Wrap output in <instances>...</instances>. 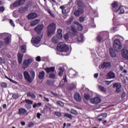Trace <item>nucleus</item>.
<instances>
[{
    "label": "nucleus",
    "instance_id": "56",
    "mask_svg": "<svg viewBox=\"0 0 128 128\" xmlns=\"http://www.w3.org/2000/svg\"><path fill=\"white\" fill-rule=\"evenodd\" d=\"M32 78H33V80L34 78V76H36V73L32 71Z\"/></svg>",
    "mask_w": 128,
    "mask_h": 128
},
{
    "label": "nucleus",
    "instance_id": "29",
    "mask_svg": "<svg viewBox=\"0 0 128 128\" xmlns=\"http://www.w3.org/2000/svg\"><path fill=\"white\" fill-rule=\"evenodd\" d=\"M44 70H42L41 72H40L38 76V78H40V80H42V78H44Z\"/></svg>",
    "mask_w": 128,
    "mask_h": 128
},
{
    "label": "nucleus",
    "instance_id": "58",
    "mask_svg": "<svg viewBox=\"0 0 128 128\" xmlns=\"http://www.w3.org/2000/svg\"><path fill=\"white\" fill-rule=\"evenodd\" d=\"M34 122H30V123L28 124V128H30L31 126H34Z\"/></svg>",
    "mask_w": 128,
    "mask_h": 128
},
{
    "label": "nucleus",
    "instance_id": "24",
    "mask_svg": "<svg viewBox=\"0 0 128 128\" xmlns=\"http://www.w3.org/2000/svg\"><path fill=\"white\" fill-rule=\"evenodd\" d=\"M40 22V20L38 19H36L34 20H32L30 22L31 26H36V24H38V22Z\"/></svg>",
    "mask_w": 128,
    "mask_h": 128
},
{
    "label": "nucleus",
    "instance_id": "3",
    "mask_svg": "<svg viewBox=\"0 0 128 128\" xmlns=\"http://www.w3.org/2000/svg\"><path fill=\"white\" fill-rule=\"evenodd\" d=\"M57 50L66 52L68 50V46L64 42H60L57 45Z\"/></svg>",
    "mask_w": 128,
    "mask_h": 128
},
{
    "label": "nucleus",
    "instance_id": "55",
    "mask_svg": "<svg viewBox=\"0 0 128 128\" xmlns=\"http://www.w3.org/2000/svg\"><path fill=\"white\" fill-rule=\"evenodd\" d=\"M43 98H44V102H50V99H48V98L46 97H43Z\"/></svg>",
    "mask_w": 128,
    "mask_h": 128
},
{
    "label": "nucleus",
    "instance_id": "12",
    "mask_svg": "<svg viewBox=\"0 0 128 128\" xmlns=\"http://www.w3.org/2000/svg\"><path fill=\"white\" fill-rule=\"evenodd\" d=\"M44 24H38L37 26H36L34 28V30L36 32L38 36H40V34L42 32V30H44Z\"/></svg>",
    "mask_w": 128,
    "mask_h": 128
},
{
    "label": "nucleus",
    "instance_id": "6",
    "mask_svg": "<svg viewBox=\"0 0 128 128\" xmlns=\"http://www.w3.org/2000/svg\"><path fill=\"white\" fill-rule=\"evenodd\" d=\"M42 38V34H41L40 36H37L33 37L31 40L32 44L36 46V44H40V38Z\"/></svg>",
    "mask_w": 128,
    "mask_h": 128
},
{
    "label": "nucleus",
    "instance_id": "44",
    "mask_svg": "<svg viewBox=\"0 0 128 128\" xmlns=\"http://www.w3.org/2000/svg\"><path fill=\"white\" fill-rule=\"evenodd\" d=\"M47 12H48V14H50V16H52V18H54V14L52 12V10H48Z\"/></svg>",
    "mask_w": 128,
    "mask_h": 128
},
{
    "label": "nucleus",
    "instance_id": "41",
    "mask_svg": "<svg viewBox=\"0 0 128 128\" xmlns=\"http://www.w3.org/2000/svg\"><path fill=\"white\" fill-rule=\"evenodd\" d=\"M70 114H78V112H76V110H74V109H72L70 110Z\"/></svg>",
    "mask_w": 128,
    "mask_h": 128
},
{
    "label": "nucleus",
    "instance_id": "13",
    "mask_svg": "<svg viewBox=\"0 0 128 128\" xmlns=\"http://www.w3.org/2000/svg\"><path fill=\"white\" fill-rule=\"evenodd\" d=\"M90 102L94 104H100L101 102L100 98L98 96H96L94 98H92L90 100Z\"/></svg>",
    "mask_w": 128,
    "mask_h": 128
},
{
    "label": "nucleus",
    "instance_id": "22",
    "mask_svg": "<svg viewBox=\"0 0 128 128\" xmlns=\"http://www.w3.org/2000/svg\"><path fill=\"white\" fill-rule=\"evenodd\" d=\"M62 29H58L57 30V34L56 36H58L59 38H62Z\"/></svg>",
    "mask_w": 128,
    "mask_h": 128
},
{
    "label": "nucleus",
    "instance_id": "52",
    "mask_svg": "<svg viewBox=\"0 0 128 128\" xmlns=\"http://www.w3.org/2000/svg\"><path fill=\"white\" fill-rule=\"evenodd\" d=\"M54 114H56V116H62V114H60V112H56Z\"/></svg>",
    "mask_w": 128,
    "mask_h": 128
},
{
    "label": "nucleus",
    "instance_id": "35",
    "mask_svg": "<svg viewBox=\"0 0 128 128\" xmlns=\"http://www.w3.org/2000/svg\"><path fill=\"white\" fill-rule=\"evenodd\" d=\"M77 4L78 6V8H84V4H82V2L80 0L78 1Z\"/></svg>",
    "mask_w": 128,
    "mask_h": 128
},
{
    "label": "nucleus",
    "instance_id": "4",
    "mask_svg": "<svg viewBox=\"0 0 128 128\" xmlns=\"http://www.w3.org/2000/svg\"><path fill=\"white\" fill-rule=\"evenodd\" d=\"M122 48V42L118 39H116L114 40V44L113 46V50L116 52H120V50Z\"/></svg>",
    "mask_w": 128,
    "mask_h": 128
},
{
    "label": "nucleus",
    "instance_id": "11",
    "mask_svg": "<svg viewBox=\"0 0 128 128\" xmlns=\"http://www.w3.org/2000/svg\"><path fill=\"white\" fill-rule=\"evenodd\" d=\"M108 34V32H104L103 33L99 34L96 37V42H104V37H102V36L104 34Z\"/></svg>",
    "mask_w": 128,
    "mask_h": 128
},
{
    "label": "nucleus",
    "instance_id": "64",
    "mask_svg": "<svg viewBox=\"0 0 128 128\" xmlns=\"http://www.w3.org/2000/svg\"><path fill=\"white\" fill-rule=\"evenodd\" d=\"M98 76V74L96 73L94 74V78H97Z\"/></svg>",
    "mask_w": 128,
    "mask_h": 128
},
{
    "label": "nucleus",
    "instance_id": "19",
    "mask_svg": "<svg viewBox=\"0 0 128 128\" xmlns=\"http://www.w3.org/2000/svg\"><path fill=\"white\" fill-rule=\"evenodd\" d=\"M74 28L76 30H82V26L78 22H75V25Z\"/></svg>",
    "mask_w": 128,
    "mask_h": 128
},
{
    "label": "nucleus",
    "instance_id": "5",
    "mask_svg": "<svg viewBox=\"0 0 128 128\" xmlns=\"http://www.w3.org/2000/svg\"><path fill=\"white\" fill-rule=\"evenodd\" d=\"M56 26L54 23L50 24L47 27V34L48 36H50L51 34H52L56 32Z\"/></svg>",
    "mask_w": 128,
    "mask_h": 128
},
{
    "label": "nucleus",
    "instance_id": "15",
    "mask_svg": "<svg viewBox=\"0 0 128 128\" xmlns=\"http://www.w3.org/2000/svg\"><path fill=\"white\" fill-rule=\"evenodd\" d=\"M84 8H78V10H76L74 14L76 16H80V14H84Z\"/></svg>",
    "mask_w": 128,
    "mask_h": 128
},
{
    "label": "nucleus",
    "instance_id": "46",
    "mask_svg": "<svg viewBox=\"0 0 128 128\" xmlns=\"http://www.w3.org/2000/svg\"><path fill=\"white\" fill-rule=\"evenodd\" d=\"M72 18H70V19L66 22L67 24H70L72 22Z\"/></svg>",
    "mask_w": 128,
    "mask_h": 128
},
{
    "label": "nucleus",
    "instance_id": "25",
    "mask_svg": "<svg viewBox=\"0 0 128 128\" xmlns=\"http://www.w3.org/2000/svg\"><path fill=\"white\" fill-rule=\"evenodd\" d=\"M10 36H12V35L8 33H2L0 34L1 38H10Z\"/></svg>",
    "mask_w": 128,
    "mask_h": 128
},
{
    "label": "nucleus",
    "instance_id": "21",
    "mask_svg": "<svg viewBox=\"0 0 128 128\" xmlns=\"http://www.w3.org/2000/svg\"><path fill=\"white\" fill-rule=\"evenodd\" d=\"M74 98L76 100V102H80L82 100V98L80 94L76 92L74 94Z\"/></svg>",
    "mask_w": 128,
    "mask_h": 128
},
{
    "label": "nucleus",
    "instance_id": "59",
    "mask_svg": "<svg viewBox=\"0 0 128 128\" xmlns=\"http://www.w3.org/2000/svg\"><path fill=\"white\" fill-rule=\"evenodd\" d=\"M40 116H42V114H40V113L37 114L36 116L38 120H40Z\"/></svg>",
    "mask_w": 128,
    "mask_h": 128
},
{
    "label": "nucleus",
    "instance_id": "39",
    "mask_svg": "<svg viewBox=\"0 0 128 128\" xmlns=\"http://www.w3.org/2000/svg\"><path fill=\"white\" fill-rule=\"evenodd\" d=\"M49 76L50 78H52V79L56 78V74L53 72L50 73L49 74Z\"/></svg>",
    "mask_w": 128,
    "mask_h": 128
},
{
    "label": "nucleus",
    "instance_id": "10",
    "mask_svg": "<svg viewBox=\"0 0 128 128\" xmlns=\"http://www.w3.org/2000/svg\"><path fill=\"white\" fill-rule=\"evenodd\" d=\"M111 66H112V64H110V62H104L102 64H101L100 66H99V68H100V70L101 68H102V70H104V68H106H106H110Z\"/></svg>",
    "mask_w": 128,
    "mask_h": 128
},
{
    "label": "nucleus",
    "instance_id": "26",
    "mask_svg": "<svg viewBox=\"0 0 128 128\" xmlns=\"http://www.w3.org/2000/svg\"><path fill=\"white\" fill-rule=\"evenodd\" d=\"M44 70H46V72H54V67H46L44 68Z\"/></svg>",
    "mask_w": 128,
    "mask_h": 128
},
{
    "label": "nucleus",
    "instance_id": "9",
    "mask_svg": "<svg viewBox=\"0 0 128 128\" xmlns=\"http://www.w3.org/2000/svg\"><path fill=\"white\" fill-rule=\"evenodd\" d=\"M24 74L25 80H27L28 82H32L34 80V78H32L30 76V73H28V71L24 72Z\"/></svg>",
    "mask_w": 128,
    "mask_h": 128
},
{
    "label": "nucleus",
    "instance_id": "23",
    "mask_svg": "<svg viewBox=\"0 0 128 128\" xmlns=\"http://www.w3.org/2000/svg\"><path fill=\"white\" fill-rule=\"evenodd\" d=\"M60 40H62V38H59L58 37V36H54L52 38V42L54 44H58Z\"/></svg>",
    "mask_w": 128,
    "mask_h": 128
},
{
    "label": "nucleus",
    "instance_id": "17",
    "mask_svg": "<svg viewBox=\"0 0 128 128\" xmlns=\"http://www.w3.org/2000/svg\"><path fill=\"white\" fill-rule=\"evenodd\" d=\"M36 18H38V14L36 12L30 13L28 16V20H34Z\"/></svg>",
    "mask_w": 128,
    "mask_h": 128
},
{
    "label": "nucleus",
    "instance_id": "63",
    "mask_svg": "<svg viewBox=\"0 0 128 128\" xmlns=\"http://www.w3.org/2000/svg\"><path fill=\"white\" fill-rule=\"evenodd\" d=\"M50 92L52 94H53V96H58V94L54 92Z\"/></svg>",
    "mask_w": 128,
    "mask_h": 128
},
{
    "label": "nucleus",
    "instance_id": "36",
    "mask_svg": "<svg viewBox=\"0 0 128 128\" xmlns=\"http://www.w3.org/2000/svg\"><path fill=\"white\" fill-rule=\"evenodd\" d=\"M98 88L102 92H106V88L104 87V86H99Z\"/></svg>",
    "mask_w": 128,
    "mask_h": 128
},
{
    "label": "nucleus",
    "instance_id": "34",
    "mask_svg": "<svg viewBox=\"0 0 128 128\" xmlns=\"http://www.w3.org/2000/svg\"><path fill=\"white\" fill-rule=\"evenodd\" d=\"M46 84L48 86H54V82L50 80H47Z\"/></svg>",
    "mask_w": 128,
    "mask_h": 128
},
{
    "label": "nucleus",
    "instance_id": "61",
    "mask_svg": "<svg viewBox=\"0 0 128 128\" xmlns=\"http://www.w3.org/2000/svg\"><path fill=\"white\" fill-rule=\"evenodd\" d=\"M126 96V92H124L122 95V98H124Z\"/></svg>",
    "mask_w": 128,
    "mask_h": 128
},
{
    "label": "nucleus",
    "instance_id": "49",
    "mask_svg": "<svg viewBox=\"0 0 128 128\" xmlns=\"http://www.w3.org/2000/svg\"><path fill=\"white\" fill-rule=\"evenodd\" d=\"M1 86L2 88H6V86H8V85L6 84V83L5 82H2L1 84Z\"/></svg>",
    "mask_w": 128,
    "mask_h": 128
},
{
    "label": "nucleus",
    "instance_id": "62",
    "mask_svg": "<svg viewBox=\"0 0 128 128\" xmlns=\"http://www.w3.org/2000/svg\"><path fill=\"white\" fill-rule=\"evenodd\" d=\"M4 8L2 6L0 7V12H4Z\"/></svg>",
    "mask_w": 128,
    "mask_h": 128
},
{
    "label": "nucleus",
    "instance_id": "47",
    "mask_svg": "<svg viewBox=\"0 0 128 128\" xmlns=\"http://www.w3.org/2000/svg\"><path fill=\"white\" fill-rule=\"evenodd\" d=\"M10 26H13L14 28V26H16L14 25V21L12 20H10Z\"/></svg>",
    "mask_w": 128,
    "mask_h": 128
},
{
    "label": "nucleus",
    "instance_id": "2",
    "mask_svg": "<svg viewBox=\"0 0 128 128\" xmlns=\"http://www.w3.org/2000/svg\"><path fill=\"white\" fill-rule=\"evenodd\" d=\"M118 3V2L114 1L112 4V8L114 12L118 14H124V6H120L119 8Z\"/></svg>",
    "mask_w": 128,
    "mask_h": 128
},
{
    "label": "nucleus",
    "instance_id": "8",
    "mask_svg": "<svg viewBox=\"0 0 128 128\" xmlns=\"http://www.w3.org/2000/svg\"><path fill=\"white\" fill-rule=\"evenodd\" d=\"M113 86L114 88H115V92H116V94H120V92H122V84L120 83L117 82L114 84H113Z\"/></svg>",
    "mask_w": 128,
    "mask_h": 128
},
{
    "label": "nucleus",
    "instance_id": "45",
    "mask_svg": "<svg viewBox=\"0 0 128 128\" xmlns=\"http://www.w3.org/2000/svg\"><path fill=\"white\" fill-rule=\"evenodd\" d=\"M98 118H106V114H104L98 116Z\"/></svg>",
    "mask_w": 128,
    "mask_h": 128
},
{
    "label": "nucleus",
    "instance_id": "60",
    "mask_svg": "<svg viewBox=\"0 0 128 128\" xmlns=\"http://www.w3.org/2000/svg\"><path fill=\"white\" fill-rule=\"evenodd\" d=\"M6 78H7V80H10V82H14V81L10 78H8V77L7 76H6Z\"/></svg>",
    "mask_w": 128,
    "mask_h": 128
},
{
    "label": "nucleus",
    "instance_id": "38",
    "mask_svg": "<svg viewBox=\"0 0 128 128\" xmlns=\"http://www.w3.org/2000/svg\"><path fill=\"white\" fill-rule=\"evenodd\" d=\"M64 116L66 118H72V114H68V113H66L64 114Z\"/></svg>",
    "mask_w": 128,
    "mask_h": 128
},
{
    "label": "nucleus",
    "instance_id": "40",
    "mask_svg": "<svg viewBox=\"0 0 128 128\" xmlns=\"http://www.w3.org/2000/svg\"><path fill=\"white\" fill-rule=\"evenodd\" d=\"M56 104H58V106H64V102L60 100H58L56 102Z\"/></svg>",
    "mask_w": 128,
    "mask_h": 128
},
{
    "label": "nucleus",
    "instance_id": "37",
    "mask_svg": "<svg viewBox=\"0 0 128 128\" xmlns=\"http://www.w3.org/2000/svg\"><path fill=\"white\" fill-rule=\"evenodd\" d=\"M107 78L108 79L112 78V72L110 71L108 73Z\"/></svg>",
    "mask_w": 128,
    "mask_h": 128
},
{
    "label": "nucleus",
    "instance_id": "20",
    "mask_svg": "<svg viewBox=\"0 0 128 128\" xmlns=\"http://www.w3.org/2000/svg\"><path fill=\"white\" fill-rule=\"evenodd\" d=\"M23 58H24V54L18 53V62L20 64H21L22 62Z\"/></svg>",
    "mask_w": 128,
    "mask_h": 128
},
{
    "label": "nucleus",
    "instance_id": "14",
    "mask_svg": "<svg viewBox=\"0 0 128 128\" xmlns=\"http://www.w3.org/2000/svg\"><path fill=\"white\" fill-rule=\"evenodd\" d=\"M26 0H18L16 1L13 4H11V6H20L22 4H24Z\"/></svg>",
    "mask_w": 128,
    "mask_h": 128
},
{
    "label": "nucleus",
    "instance_id": "54",
    "mask_svg": "<svg viewBox=\"0 0 128 128\" xmlns=\"http://www.w3.org/2000/svg\"><path fill=\"white\" fill-rule=\"evenodd\" d=\"M80 22H84V17H80L79 18Z\"/></svg>",
    "mask_w": 128,
    "mask_h": 128
},
{
    "label": "nucleus",
    "instance_id": "50",
    "mask_svg": "<svg viewBox=\"0 0 128 128\" xmlns=\"http://www.w3.org/2000/svg\"><path fill=\"white\" fill-rule=\"evenodd\" d=\"M84 98L86 100H90V96L86 94H84Z\"/></svg>",
    "mask_w": 128,
    "mask_h": 128
},
{
    "label": "nucleus",
    "instance_id": "1",
    "mask_svg": "<svg viewBox=\"0 0 128 128\" xmlns=\"http://www.w3.org/2000/svg\"><path fill=\"white\" fill-rule=\"evenodd\" d=\"M66 32L72 38L74 42H83L84 40V34L78 32L74 27H68Z\"/></svg>",
    "mask_w": 128,
    "mask_h": 128
},
{
    "label": "nucleus",
    "instance_id": "51",
    "mask_svg": "<svg viewBox=\"0 0 128 128\" xmlns=\"http://www.w3.org/2000/svg\"><path fill=\"white\" fill-rule=\"evenodd\" d=\"M105 82H106V84H107V86H110V84H112V80H111V81L106 80Z\"/></svg>",
    "mask_w": 128,
    "mask_h": 128
},
{
    "label": "nucleus",
    "instance_id": "16",
    "mask_svg": "<svg viewBox=\"0 0 128 128\" xmlns=\"http://www.w3.org/2000/svg\"><path fill=\"white\" fill-rule=\"evenodd\" d=\"M18 114L20 116H28V110L24 108H19Z\"/></svg>",
    "mask_w": 128,
    "mask_h": 128
},
{
    "label": "nucleus",
    "instance_id": "33",
    "mask_svg": "<svg viewBox=\"0 0 128 128\" xmlns=\"http://www.w3.org/2000/svg\"><path fill=\"white\" fill-rule=\"evenodd\" d=\"M76 86V84H72L69 86L68 87V90H74Z\"/></svg>",
    "mask_w": 128,
    "mask_h": 128
},
{
    "label": "nucleus",
    "instance_id": "7",
    "mask_svg": "<svg viewBox=\"0 0 128 128\" xmlns=\"http://www.w3.org/2000/svg\"><path fill=\"white\" fill-rule=\"evenodd\" d=\"M32 62H34V60L32 58L24 60L22 64V68H24V70H26V68H28V65L30 64H32Z\"/></svg>",
    "mask_w": 128,
    "mask_h": 128
},
{
    "label": "nucleus",
    "instance_id": "48",
    "mask_svg": "<svg viewBox=\"0 0 128 128\" xmlns=\"http://www.w3.org/2000/svg\"><path fill=\"white\" fill-rule=\"evenodd\" d=\"M64 38L65 40H66V41L68 40V34H64Z\"/></svg>",
    "mask_w": 128,
    "mask_h": 128
},
{
    "label": "nucleus",
    "instance_id": "43",
    "mask_svg": "<svg viewBox=\"0 0 128 128\" xmlns=\"http://www.w3.org/2000/svg\"><path fill=\"white\" fill-rule=\"evenodd\" d=\"M24 102L27 104H32V101L30 100H26Z\"/></svg>",
    "mask_w": 128,
    "mask_h": 128
},
{
    "label": "nucleus",
    "instance_id": "53",
    "mask_svg": "<svg viewBox=\"0 0 128 128\" xmlns=\"http://www.w3.org/2000/svg\"><path fill=\"white\" fill-rule=\"evenodd\" d=\"M36 62H40L41 58L40 56H37L36 58Z\"/></svg>",
    "mask_w": 128,
    "mask_h": 128
},
{
    "label": "nucleus",
    "instance_id": "32",
    "mask_svg": "<svg viewBox=\"0 0 128 128\" xmlns=\"http://www.w3.org/2000/svg\"><path fill=\"white\" fill-rule=\"evenodd\" d=\"M10 38H12V36H10V37H6L5 38L4 42L6 44H10V43L11 42Z\"/></svg>",
    "mask_w": 128,
    "mask_h": 128
},
{
    "label": "nucleus",
    "instance_id": "28",
    "mask_svg": "<svg viewBox=\"0 0 128 128\" xmlns=\"http://www.w3.org/2000/svg\"><path fill=\"white\" fill-rule=\"evenodd\" d=\"M64 68L62 67H60L58 68V76H62V74H64Z\"/></svg>",
    "mask_w": 128,
    "mask_h": 128
},
{
    "label": "nucleus",
    "instance_id": "31",
    "mask_svg": "<svg viewBox=\"0 0 128 128\" xmlns=\"http://www.w3.org/2000/svg\"><path fill=\"white\" fill-rule=\"evenodd\" d=\"M27 96H30L31 98L35 99L36 96V95H34V94L32 92H29L27 93Z\"/></svg>",
    "mask_w": 128,
    "mask_h": 128
},
{
    "label": "nucleus",
    "instance_id": "57",
    "mask_svg": "<svg viewBox=\"0 0 128 128\" xmlns=\"http://www.w3.org/2000/svg\"><path fill=\"white\" fill-rule=\"evenodd\" d=\"M109 52H110L111 56H112V48H110L109 49Z\"/></svg>",
    "mask_w": 128,
    "mask_h": 128
},
{
    "label": "nucleus",
    "instance_id": "30",
    "mask_svg": "<svg viewBox=\"0 0 128 128\" xmlns=\"http://www.w3.org/2000/svg\"><path fill=\"white\" fill-rule=\"evenodd\" d=\"M20 50L23 54H26V46L24 44L20 46Z\"/></svg>",
    "mask_w": 128,
    "mask_h": 128
},
{
    "label": "nucleus",
    "instance_id": "27",
    "mask_svg": "<svg viewBox=\"0 0 128 128\" xmlns=\"http://www.w3.org/2000/svg\"><path fill=\"white\" fill-rule=\"evenodd\" d=\"M60 8L62 10V14H66V4H64L60 7Z\"/></svg>",
    "mask_w": 128,
    "mask_h": 128
},
{
    "label": "nucleus",
    "instance_id": "42",
    "mask_svg": "<svg viewBox=\"0 0 128 128\" xmlns=\"http://www.w3.org/2000/svg\"><path fill=\"white\" fill-rule=\"evenodd\" d=\"M19 96H18V94L15 93L12 94V98H14V100H16V98H18Z\"/></svg>",
    "mask_w": 128,
    "mask_h": 128
},
{
    "label": "nucleus",
    "instance_id": "18",
    "mask_svg": "<svg viewBox=\"0 0 128 128\" xmlns=\"http://www.w3.org/2000/svg\"><path fill=\"white\" fill-rule=\"evenodd\" d=\"M122 56L124 58H126V60L128 59V50L124 49L122 52Z\"/></svg>",
    "mask_w": 128,
    "mask_h": 128
}]
</instances>
